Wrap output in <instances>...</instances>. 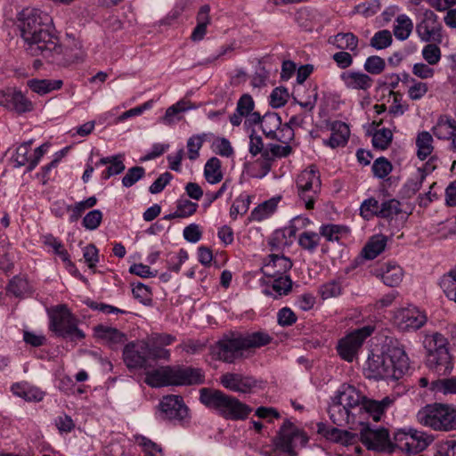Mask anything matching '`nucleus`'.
Masks as SVG:
<instances>
[{
    "mask_svg": "<svg viewBox=\"0 0 456 456\" xmlns=\"http://www.w3.org/2000/svg\"><path fill=\"white\" fill-rule=\"evenodd\" d=\"M393 134L390 129L377 130L372 136V144L375 148L386 150L392 142Z\"/></svg>",
    "mask_w": 456,
    "mask_h": 456,
    "instance_id": "52",
    "label": "nucleus"
},
{
    "mask_svg": "<svg viewBox=\"0 0 456 456\" xmlns=\"http://www.w3.org/2000/svg\"><path fill=\"white\" fill-rule=\"evenodd\" d=\"M289 97L286 88L276 87L270 95V104L273 108H281L286 104Z\"/></svg>",
    "mask_w": 456,
    "mask_h": 456,
    "instance_id": "63",
    "label": "nucleus"
},
{
    "mask_svg": "<svg viewBox=\"0 0 456 456\" xmlns=\"http://www.w3.org/2000/svg\"><path fill=\"white\" fill-rule=\"evenodd\" d=\"M44 243L46 246L51 247L54 253L60 256V258L66 264L69 265H73L69 259V255L68 251L64 248L62 242L53 236L52 234H47L44 237Z\"/></svg>",
    "mask_w": 456,
    "mask_h": 456,
    "instance_id": "47",
    "label": "nucleus"
},
{
    "mask_svg": "<svg viewBox=\"0 0 456 456\" xmlns=\"http://www.w3.org/2000/svg\"><path fill=\"white\" fill-rule=\"evenodd\" d=\"M325 436L327 439L343 445L354 444L358 441L357 434L337 428H328L325 432Z\"/></svg>",
    "mask_w": 456,
    "mask_h": 456,
    "instance_id": "34",
    "label": "nucleus"
},
{
    "mask_svg": "<svg viewBox=\"0 0 456 456\" xmlns=\"http://www.w3.org/2000/svg\"><path fill=\"white\" fill-rule=\"evenodd\" d=\"M387 245V238L385 235L378 234L370 238L363 248V256L367 259H374L381 254Z\"/></svg>",
    "mask_w": 456,
    "mask_h": 456,
    "instance_id": "36",
    "label": "nucleus"
},
{
    "mask_svg": "<svg viewBox=\"0 0 456 456\" xmlns=\"http://www.w3.org/2000/svg\"><path fill=\"white\" fill-rule=\"evenodd\" d=\"M415 30L421 42L442 43L443 26L438 16L429 9H425L419 13Z\"/></svg>",
    "mask_w": 456,
    "mask_h": 456,
    "instance_id": "13",
    "label": "nucleus"
},
{
    "mask_svg": "<svg viewBox=\"0 0 456 456\" xmlns=\"http://www.w3.org/2000/svg\"><path fill=\"white\" fill-rule=\"evenodd\" d=\"M176 340L174 335L167 333H152L146 341L149 343L151 350L152 360L170 358V351L164 348L167 346L173 344Z\"/></svg>",
    "mask_w": 456,
    "mask_h": 456,
    "instance_id": "21",
    "label": "nucleus"
},
{
    "mask_svg": "<svg viewBox=\"0 0 456 456\" xmlns=\"http://www.w3.org/2000/svg\"><path fill=\"white\" fill-rule=\"evenodd\" d=\"M276 200L271 199L269 200H266L252 210L250 214V218L253 221L260 222L273 215L276 210Z\"/></svg>",
    "mask_w": 456,
    "mask_h": 456,
    "instance_id": "42",
    "label": "nucleus"
},
{
    "mask_svg": "<svg viewBox=\"0 0 456 456\" xmlns=\"http://www.w3.org/2000/svg\"><path fill=\"white\" fill-rule=\"evenodd\" d=\"M250 205V198L248 195H240L233 201L231 209L230 216L232 219H236L239 215H244L248 210Z\"/></svg>",
    "mask_w": 456,
    "mask_h": 456,
    "instance_id": "54",
    "label": "nucleus"
},
{
    "mask_svg": "<svg viewBox=\"0 0 456 456\" xmlns=\"http://www.w3.org/2000/svg\"><path fill=\"white\" fill-rule=\"evenodd\" d=\"M31 144L32 141H28L17 147L16 152L12 156V159L16 163V167H22L25 165H28V167L29 166L33 158V153L30 154Z\"/></svg>",
    "mask_w": 456,
    "mask_h": 456,
    "instance_id": "46",
    "label": "nucleus"
},
{
    "mask_svg": "<svg viewBox=\"0 0 456 456\" xmlns=\"http://www.w3.org/2000/svg\"><path fill=\"white\" fill-rule=\"evenodd\" d=\"M204 176L211 184L221 182L223 179L221 161L217 158L212 157L207 161L204 167Z\"/></svg>",
    "mask_w": 456,
    "mask_h": 456,
    "instance_id": "39",
    "label": "nucleus"
},
{
    "mask_svg": "<svg viewBox=\"0 0 456 456\" xmlns=\"http://www.w3.org/2000/svg\"><path fill=\"white\" fill-rule=\"evenodd\" d=\"M364 69L371 75H379L382 73L386 68L385 60L378 55H372L366 59Z\"/></svg>",
    "mask_w": 456,
    "mask_h": 456,
    "instance_id": "57",
    "label": "nucleus"
},
{
    "mask_svg": "<svg viewBox=\"0 0 456 456\" xmlns=\"http://www.w3.org/2000/svg\"><path fill=\"white\" fill-rule=\"evenodd\" d=\"M456 121L449 116L441 115L432 127L433 134L441 140H450L453 136Z\"/></svg>",
    "mask_w": 456,
    "mask_h": 456,
    "instance_id": "28",
    "label": "nucleus"
},
{
    "mask_svg": "<svg viewBox=\"0 0 456 456\" xmlns=\"http://www.w3.org/2000/svg\"><path fill=\"white\" fill-rule=\"evenodd\" d=\"M373 330L371 326H364L340 339L338 345V352L340 357L349 362H353L363 341L371 335Z\"/></svg>",
    "mask_w": 456,
    "mask_h": 456,
    "instance_id": "15",
    "label": "nucleus"
},
{
    "mask_svg": "<svg viewBox=\"0 0 456 456\" xmlns=\"http://www.w3.org/2000/svg\"><path fill=\"white\" fill-rule=\"evenodd\" d=\"M10 99L9 110H14L19 113L30 111L32 110V102L20 91L12 90Z\"/></svg>",
    "mask_w": 456,
    "mask_h": 456,
    "instance_id": "45",
    "label": "nucleus"
},
{
    "mask_svg": "<svg viewBox=\"0 0 456 456\" xmlns=\"http://www.w3.org/2000/svg\"><path fill=\"white\" fill-rule=\"evenodd\" d=\"M317 99L318 93L316 86H309L305 90L303 94L299 93V88H297V95L293 97V100L296 103L308 111H312L314 109Z\"/></svg>",
    "mask_w": 456,
    "mask_h": 456,
    "instance_id": "33",
    "label": "nucleus"
},
{
    "mask_svg": "<svg viewBox=\"0 0 456 456\" xmlns=\"http://www.w3.org/2000/svg\"><path fill=\"white\" fill-rule=\"evenodd\" d=\"M212 150L215 153L229 158L233 155V148L230 141L224 137H217L213 141Z\"/></svg>",
    "mask_w": 456,
    "mask_h": 456,
    "instance_id": "58",
    "label": "nucleus"
},
{
    "mask_svg": "<svg viewBox=\"0 0 456 456\" xmlns=\"http://www.w3.org/2000/svg\"><path fill=\"white\" fill-rule=\"evenodd\" d=\"M292 267V262L283 255L273 253L268 256L261 272L265 277L275 278L279 276H289L287 273Z\"/></svg>",
    "mask_w": 456,
    "mask_h": 456,
    "instance_id": "20",
    "label": "nucleus"
},
{
    "mask_svg": "<svg viewBox=\"0 0 456 456\" xmlns=\"http://www.w3.org/2000/svg\"><path fill=\"white\" fill-rule=\"evenodd\" d=\"M28 86L33 92L40 95H44L52 91L60 89L62 86V81L52 79H30L28 81Z\"/></svg>",
    "mask_w": 456,
    "mask_h": 456,
    "instance_id": "37",
    "label": "nucleus"
},
{
    "mask_svg": "<svg viewBox=\"0 0 456 456\" xmlns=\"http://www.w3.org/2000/svg\"><path fill=\"white\" fill-rule=\"evenodd\" d=\"M381 279L387 286L395 287L401 283L403 272L396 264L388 263L382 267Z\"/></svg>",
    "mask_w": 456,
    "mask_h": 456,
    "instance_id": "31",
    "label": "nucleus"
},
{
    "mask_svg": "<svg viewBox=\"0 0 456 456\" xmlns=\"http://www.w3.org/2000/svg\"><path fill=\"white\" fill-rule=\"evenodd\" d=\"M198 207V203L187 199H179L176 201V216H179V218H187L197 211Z\"/></svg>",
    "mask_w": 456,
    "mask_h": 456,
    "instance_id": "56",
    "label": "nucleus"
},
{
    "mask_svg": "<svg viewBox=\"0 0 456 456\" xmlns=\"http://www.w3.org/2000/svg\"><path fill=\"white\" fill-rule=\"evenodd\" d=\"M329 43L335 45L338 49L347 50L356 53L359 39L351 32L338 33L329 38Z\"/></svg>",
    "mask_w": 456,
    "mask_h": 456,
    "instance_id": "29",
    "label": "nucleus"
},
{
    "mask_svg": "<svg viewBox=\"0 0 456 456\" xmlns=\"http://www.w3.org/2000/svg\"><path fill=\"white\" fill-rule=\"evenodd\" d=\"M369 450L377 452H393L395 451V441L392 442L389 437L387 429L386 428H370L364 427L358 436Z\"/></svg>",
    "mask_w": 456,
    "mask_h": 456,
    "instance_id": "17",
    "label": "nucleus"
},
{
    "mask_svg": "<svg viewBox=\"0 0 456 456\" xmlns=\"http://www.w3.org/2000/svg\"><path fill=\"white\" fill-rule=\"evenodd\" d=\"M307 436L289 420H285L274 440L275 452L284 456H296L295 449L300 444L305 445Z\"/></svg>",
    "mask_w": 456,
    "mask_h": 456,
    "instance_id": "12",
    "label": "nucleus"
},
{
    "mask_svg": "<svg viewBox=\"0 0 456 456\" xmlns=\"http://www.w3.org/2000/svg\"><path fill=\"white\" fill-rule=\"evenodd\" d=\"M413 29V22L406 14H400L396 17L393 32L395 37L401 41L406 40Z\"/></svg>",
    "mask_w": 456,
    "mask_h": 456,
    "instance_id": "35",
    "label": "nucleus"
},
{
    "mask_svg": "<svg viewBox=\"0 0 456 456\" xmlns=\"http://www.w3.org/2000/svg\"><path fill=\"white\" fill-rule=\"evenodd\" d=\"M262 130L266 137L273 139L276 135L275 129L281 125V118L277 114H267L262 119Z\"/></svg>",
    "mask_w": 456,
    "mask_h": 456,
    "instance_id": "49",
    "label": "nucleus"
},
{
    "mask_svg": "<svg viewBox=\"0 0 456 456\" xmlns=\"http://www.w3.org/2000/svg\"><path fill=\"white\" fill-rule=\"evenodd\" d=\"M193 108L194 106L190 102L180 100L167 109L165 115L161 118V122L165 125H172L182 118L183 112Z\"/></svg>",
    "mask_w": 456,
    "mask_h": 456,
    "instance_id": "30",
    "label": "nucleus"
},
{
    "mask_svg": "<svg viewBox=\"0 0 456 456\" xmlns=\"http://www.w3.org/2000/svg\"><path fill=\"white\" fill-rule=\"evenodd\" d=\"M402 212L401 202L395 199H383L380 202L379 218L393 219Z\"/></svg>",
    "mask_w": 456,
    "mask_h": 456,
    "instance_id": "41",
    "label": "nucleus"
},
{
    "mask_svg": "<svg viewBox=\"0 0 456 456\" xmlns=\"http://www.w3.org/2000/svg\"><path fill=\"white\" fill-rule=\"evenodd\" d=\"M123 359L129 370L149 369L151 366L149 360L152 359L149 343L146 340L128 343L124 347Z\"/></svg>",
    "mask_w": 456,
    "mask_h": 456,
    "instance_id": "14",
    "label": "nucleus"
},
{
    "mask_svg": "<svg viewBox=\"0 0 456 456\" xmlns=\"http://www.w3.org/2000/svg\"><path fill=\"white\" fill-rule=\"evenodd\" d=\"M293 152L290 145H280L276 143H268L263 152V163L261 164L265 173L267 174L276 159L286 158Z\"/></svg>",
    "mask_w": 456,
    "mask_h": 456,
    "instance_id": "23",
    "label": "nucleus"
},
{
    "mask_svg": "<svg viewBox=\"0 0 456 456\" xmlns=\"http://www.w3.org/2000/svg\"><path fill=\"white\" fill-rule=\"evenodd\" d=\"M102 212L99 209H94L89 211L83 218L82 225L90 231L97 229L102 220Z\"/></svg>",
    "mask_w": 456,
    "mask_h": 456,
    "instance_id": "60",
    "label": "nucleus"
},
{
    "mask_svg": "<svg viewBox=\"0 0 456 456\" xmlns=\"http://www.w3.org/2000/svg\"><path fill=\"white\" fill-rule=\"evenodd\" d=\"M381 200L370 197L364 200L360 206V215L364 220H370L374 216L379 217Z\"/></svg>",
    "mask_w": 456,
    "mask_h": 456,
    "instance_id": "43",
    "label": "nucleus"
},
{
    "mask_svg": "<svg viewBox=\"0 0 456 456\" xmlns=\"http://www.w3.org/2000/svg\"><path fill=\"white\" fill-rule=\"evenodd\" d=\"M409 369V357L399 346L391 347L387 353H371L366 361L368 376L375 379L399 380Z\"/></svg>",
    "mask_w": 456,
    "mask_h": 456,
    "instance_id": "3",
    "label": "nucleus"
},
{
    "mask_svg": "<svg viewBox=\"0 0 456 456\" xmlns=\"http://www.w3.org/2000/svg\"><path fill=\"white\" fill-rule=\"evenodd\" d=\"M200 401L218 415L229 420L245 419L252 409L234 396L220 390L210 388L200 389Z\"/></svg>",
    "mask_w": 456,
    "mask_h": 456,
    "instance_id": "5",
    "label": "nucleus"
},
{
    "mask_svg": "<svg viewBox=\"0 0 456 456\" xmlns=\"http://www.w3.org/2000/svg\"><path fill=\"white\" fill-rule=\"evenodd\" d=\"M159 407L163 419L183 420L188 415V408L180 395H169L164 396Z\"/></svg>",
    "mask_w": 456,
    "mask_h": 456,
    "instance_id": "18",
    "label": "nucleus"
},
{
    "mask_svg": "<svg viewBox=\"0 0 456 456\" xmlns=\"http://www.w3.org/2000/svg\"><path fill=\"white\" fill-rule=\"evenodd\" d=\"M47 13L36 8H25L19 13V28L26 52L56 62L62 54V45L50 26Z\"/></svg>",
    "mask_w": 456,
    "mask_h": 456,
    "instance_id": "2",
    "label": "nucleus"
},
{
    "mask_svg": "<svg viewBox=\"0 0 456 456\" xmlns=\"http://www.w3.org/2000/svg\"><path fill=\"white\" fill-rule=\"evenodd\" d=\"M346 232L344 226L333 224H322L319 229L321 238L323 237L327 241H338L342 233Z\"/></svg>",
    "mask_w": 456,
    "mask_h": 456,
    "instance_id": "48",
    "label": "nucleus"
},
{
    "mask_svg": "<svg viewBox=\"0 0 456 456\" xmlns=\"http://www.w3.org/2000/svg\"><path fill=\"white\" fill-rule=\"evenodd\" d=\"M50 330L59 337L80 340L85 333L77 328V319L64 305H58L50 314Z\"/></svg>",
    "mask_w": 456,
    "mask_h": 456,
    "instance_id": "10",
    "label": "nucleus"
},
{
    "mask_svg": "<svg viewBox=\"0 0 456 456\" xmlns=\"http://www.w3.org/2000/svg\"><path fill=\"white\" fill-rule=\"evenodd\" d=\"M108 165L107 168L102 173V179L108 180L112 175L122 173L126 167L123 163L122 155H115L101 158L99 161L94 164L95 167Z\"/></svg>",
    "mask_w": 456,
    "mask_h": 456,
    "instance_id": "26",
    "label": "nucleus"
},
{
    "mask_svg": "<svg viewBox=\"0 0 456 456\" xmlns=\"http://www.w3.org/2000/svg\"><path fill=\"white\" fill-rule=\"evenodd\" d=\"M340 79L346 87L354 90H369L373 85V79L366 73L354 70L344 71Z\"/></svg>",
    "mask_w": 456,
    "mask_h": 456,
    "instance_id": "22",
    "label": "nucleus"
},
{
    "mask_svg": "<svg viewBox=\"0 0 456 456\" xmlns=\"http://www.w3.org/2000/svg\"><path fill=\"white\" fill-rule=\"evenodd\" d=\"M273 290L275 291L279 296L287 295L292 288V281L289 276H279L272 278Z\"/></svg>",
    "mask_w": 456,
    "mask_h": 456,
    "instance_id": "64",
    "label": "nucleus"
},
{
    "mask_svg": "<svg viewBox=\"0 0 456 456\" xmlns=\"http://www.w3.org/2000/svg\"><path fill=\"white\" fill-rule=\"evenodd\" d=\"M94 335L110 346L123 344L126 341V335L116 328L100 324L94 327Z\"/></svg>",
    "mask_w": 456,
    "mask_h": 456,
    "instance_id": "25",
    "label": "nucleus"
},
{
    "mask_svg": "<svg viewBox=\"0 0 456 456\" xmlns=\"http://www.w3.org/2000/svg\"><path fill=\"white\" fill-rule=\"evenodd\" d=\"M14 395L24 399L27 402H40L43 400L45 393L38 387L30 385L28 382L13 384L11 387Z\"/></svg>",
    "mask_w": 456,
    "mask_h": 456,
    "instance_id": "27",
    "label": "nucleus"
},
{
    "mask_svg": "<svg viewBox=\"0 0 456 456\" xmlns=\"http://www.w3.org/2000/svg\"><path fill=\"white\" fill-rule=\"evenodd\" d=\"M296 184L299 200L307 209H313L322 187L319 170L314 165L309 166L297 175Z\"/></svg>",
    "mask_w": 456,
    "mask_h": 456,
    "instance_id": "9",
    "label": "nucleus"
},
{
    "mask_svg": "<svg viewBox=\"0 0 456 456\" xmlns=\"http://www.w3.org/2000/svg\"><path fill=\"white\" fill-rule=\"evenodd\" d=\"M145 175V169L142 167H134L127 170L122 178L123 186L129 188L142 179Z\"/></svg>",
    "mask_w": 456,
    "mask_h": 456,
    "instance_id": "61",
    "label": "nucleus"
},
{
    "mask_svg": "<svg viewBox=\"0 0 456 456\" xmlns=\"http://www.w3.org/2000/svg\"><path fill=\"white\" fill-rule=\"evenodd\" d=\"M271 339V337L265 332L225 337L217 343L216 354L219 360L232 363L243 356L244 350L265 346Z\"/></svg>",
    "mask_w": 456,
    "mask_h": 456,
    "instance_id": "6",
    "label": "nucleus"
},
{
    "mask_svg": "<svg viewBox=\"0 0 456 456\" xmlns=\"http://www.w3.org/2000/svg\"><path fill=\"white\" fill-rule=\"evenodd\" d=\"M392 403L388 396L380 401L369 399L354 387L343 385L331 398L328 412L337 426L363 425L369 418L379 421Z\"/></svg>",
    "mask_w": 456,
    "mask_h": 456,
    "instance_id": "1",
    "label": "nucleus"
},
{
    "mask_svg": "<svg viewBox=\"0 0 456 456\" xmlns=\"http://www.w3.org/2000/svg\"><path fill=\"white\" fill-rule=\"evenodd\" d=\"M427 321L426 314L413 305L399 308L393 314V323L402 331H415Z\"/></svg>",
    "mask_w": 456,
    "mask_h": 456,
    "instance_id": "16",
    "label": "nucleus"
},
{
    "mask_svg": "<svg viewBox=\"0 0 456 456\" xmlns=\"http://www.w3.org/2000/svg\"><path fill=\"white\" fill-rule=\"evenodd\" d=\"M422 56L429 65H436L441 60V50L436 43L428 44L422 49Z\"/></svg>",
    "mask_w": 456,
    "mask_h": 456,
    "instance_id": "59",
    "label": "nucleus"
},
{
    "mask_svg": "<svg viewBox=\"0 0 456 456\" xmlns=\"http://www.w3.org/2000/svg\"><path fill=\"white\" fill-rule=\"evenodd\" d=\"M297 243L303 250L307 251L309 254H314L321 245L320 233L305 230L298 234Z\"/></svg>",
    "mask_w": 456,
    "mask_h": 456,
    "instance_id": "32",
    "label": "nucleus"
},
{
    "mask_svg": "<svg viewBox=\"0 0 456 456\" xmlns=\"http://www.w3.org/2000/svg\"><path fill=\"white\" fill-rule=\"evenodd\" d=\"M417 156L419 159H426L433 151V137L429 132L422 131L416 137Z\"/></svg>",
    "mask_w": 456,
    "mask_h": 456,
    "instance_id": "38",
    "label": "nucleus"
},
{
    "mask_svg": "<svg viewBox=\"0 0 456 456\" xmlns=\"http://www.w3.org/2000/svg\"><path fill=\"white\" fill-rule=\"evenodd\" d=\"M393 169L392 164L384 157L378 158L372 164L371 170L374 176L384 179Z\"/></svg>",
    "mask_w": 456,
    "mask_h": 456,
    "instance_id": "55",
    "label": "nucleus"
},
{
    "mask_svg": "<svg viewBox=\"0 0 456 456\" xmlns=\"http://www.w3.org/2000/svg\"><path fill=\"white\" fill-rule=\"evenodd\" d=\"M288 232L286 228L283 230H276L272 236L270 237L268 240V244L270 246L271 251L274 252H280L285 247L289 246V241L287 239Z\"/></svg>",
    "mask_w": 456,
    "mask_h": 456,
    "instance_id": "50",
    "label": "nucleus"
},
{
    "mask_svg": "<svg viewBox=\"0 0 456 456\" xmlns=\"http://www.w3.org/2000/svg\"><path fill=\"white\" fill-rule=\"evenodd\" d=\"M145 383L151 387L201 384L204 375L200 369L162 366L145 372Z\"/></svg>",
    "mask_w": 456,
    "mask_h": 456,
    "instance_id": "4",
    "label": "nucleus"
},
{
    "mask_svg": "<svg viewBox=\"0 0 456 456\" xmlns=\"http://www.w3.org/2000/svg\"><path fill=\"white\" fill-rule=\"evenodd\" d=\"M430 390L436 395H452L456 394V377L450 379H441L431 382Z\"/></svg>",
    "mask_w": 456,
    "mask_h": 456,
    "instance_id": "44",
    "label": "nucleus"
},
{
    "mask_svg": "<svg viewBox=\"0 0 456 456\" xmlns=\"http://www.w3.org/2000/svg\"><path fill=\"white\" fill-rule=\"evenodd\" d=\"M220 384L230 391L248 394L256 387V380L251 376L241 373L226 372L220 377Z\"/></svg>",
    "mask_w": 456,
    "mask_h": 456,
    "instance_id": "19",
    "label": "nucleus"
},
{
    "mask_svg": "<svg viewBox=\"0 0 456 456\" xmlns=\"http://www.w3.org/2000/svg\"><path fill=\"white\" fill-rule=\"evenodd\" d=\"M330 138L323 140L325 145L335 149L346 144L350 135V129L346 123L341 121L333 122L330 126Z\"/></svg>",
    "mask_w": 456,
    "mask_h": 456,
    "instance_id": "24",
    "label": "nucleus"
},
{
    "mask_svg": "<svg viewBox=\"0 0 456 456\" xmlns=\"http://www.w3.org/2000/svg\"><path fill=\"white\" fill-rule=\"evenodd\" d=\"M427 352V365L439 375H446L453 368L448 349V338L439 332L425 334L422 341Z\"/></svg>",
    "mask_w": 456,
    "mask_h": 456,
    "instance_id": "7",
    "label": "nucleus"
},
{
    "mask_svg": "<svg viewBox=\"0 0 456 456\" xmlns=\"http://www.w3.org/2000/svg\"><path fill=\"white\" fill-rule=\"evenodd\" d=\"M395 449L408 452L419 453L424 451L434 441V436L415 428H402L394 434Z\"/></svg>",
    "mask_w": 456,
    "mask_h": 456,
    "instance_id": "11",
    "label": "nucleus"
},
{
    "mask_svg": "<svg viewBox=\"0 0 456 456\" xmlns=\"http://www.w3.org/2000/svg\"><path fill=\"white\" fill-rule=\"evenodd\" d=\"M440 286L446 297L456 303V278L451 275H444Z\"/></svg>",
    "mask_w": 456,
    "mask_h": 456,
    "instance_id": "62",
    "label": "nucleus"
},
{
    "mask_svg": "<svg viewBox=\"0 0 456 456\" xmlns=\"http://www.w3.org/2000/svg\"><path fill=\"white\" fill-rule=\"evenodd\" d=\"M417 419L421 425L436 431L456 429V409L447 404H428L419 411Z\"/></svg>",
    "mask_w": 456,
    "mask_h": 456,
    "instance_id": "8",
    "label": "nucleus"
},
{
    "mask_svg": "<svg viewBox=\"0 0 456 456\" xmlns=\"http://www.w3.org/2000/svg\"><path fill=\"white\" fill-rule=\"evenodd\" d=\"M342 287L339 281L331 280L319 288V293L322 299L338 297L341 294Z\"/></svg>",
    "mask_w": 456,
    "mask_h": 456,
    "instance_id": "53",
    "label": "nucleus"
},
{
    "mask_svg": "<svg viewBox=\"0 0 456 456\" xmlns=\"http://www.w3.org/2000/svg\"><path fill=\"white\" fill-rule=\"evenodd\" d=\"M392 35L389 30L383 29L376 32L370 38V45L377 50H382L392 44Z\"/></svg>",
    "mask_w": 456,
    "mask_h": 456,
    "instance_id": "51",
    "label": "nucleus"
},
{
    "mask_svg": "<svg viewBox=\"0 0 456 456\" xmlns=\"http://www.w3.org/2000/svg\"><path fill=\"white\" fill-rule=\"evenodd\" d=\"M434 169L429 163H427L424 168H418L417 173L410 178L405 183L408 192L414 194L419 191L427 175Z\"/></svg>",
    "mask_w": 456,
    "mask_h": 456,
    "instance_id": "40",
    "label": "nucleus"
}]
</instances>
